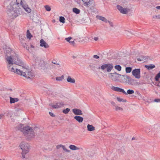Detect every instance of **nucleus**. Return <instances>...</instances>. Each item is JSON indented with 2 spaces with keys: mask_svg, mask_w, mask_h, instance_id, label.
I'll return each instance as SVG.
<instances>
[{
  "mask_svg": "<svg viewBox=\"0 0 160 160\" xmlns=\"http://www.w3.org/2000/svg\"><path fill=\"white\" fill-rule=\"evenodd\" d=\"M27 38L29 39H30L32 37V36L29 30H28L27 31Z\"/></svg>",
  "mask_w": 160,
  "mask_h": 160,
  "instance_id": "c756f323",
  "label": "nucleus"
},
{
  "mask_svg": "<svg viewBox=\"0 0 160 160\" xmlns=\"http://www.w3.org/2000/svg\"><path fill=\"white\" fill-rule=\"evenodd\" d=\"M22 72L23 73V76L28 78H31L34 76L33 73L29 69L23 68Z\"/></svg>",
  "mask_w": 160,
  "mask_h": 160,
  "instance_id": "423d86ee",
  "label": "nucleus"
},
{
  "mask_svg": "<svg viewBox=\"0 0 160 160\" xmlns=\"http://www.w3.org/2000/svg\"><path fill=\"white\" fill-rule=\"evenodd\" d=\"M65 18L61 16L59 18V21L62 23H65Z\"/></svg>",
  "mask_w": 160,
  "mask_h": 160,
  "instance_id": "e433bc0d",
  "label": "nucleus"
},
{
  "mask_svg": "<svg viewBox=\"0 0 160 160\" xmlns=\"http://www.w3.org/2000/svg\"><path fill=\"white\" fill-rule=\"evenodd\" d=\"M115 110L116 111H122L123 110L122 108L118 106H115Z\"/></svg>",
  "mask_w": 160,
  "mask_h": 160,
  "instance_id": "ea45409f",
  "label": "nucleus"
},
{
  "mask_svg": "<svg viewBox=\"0 0 160 160\" xmlns=\"http://www.w3.org/2000/svg\"><path fill=\"white\" fill-rule=\"evenodd\" d=\"M16 5H20L27 12L30 13L31 12V9L24 0H16Z\"/></svg>",
  "mask_w": 160,
  "mask_h": 160,
  "instance_id": "20e7f679",
  "label": "nucleus"
},
{
  "mask_svg": "<svg viewBox=\"0 0 160 160\" xmlns=\"http://www.w3.org/2000/svg\"><path fill=\"white\" fill-rule=\"evenodd\" d=\"M134 93V91L133 90L128 89L127 90V92H126L127 94L125 95H127L128 94H132Z\"/></svg>",
  "mask_w": 160,
  "mask_h": 160,
  "instance_id": "2f4dec72",
  "label": "nucleus"
},
{
  "mask_svg": "<svg viewBox=\"0 0 160 160\" xmlns=\"http://www.w3.org/2000/svg\"><path fill=\"white\" fill-rule=\"evenodd\" d=\"M5 58L8 65H10L15 64L19 66L23 65L22 62L20 61L18 54L15 51H5Z\"/></svg>",
  "mask_w": 160,
  "mask_h": 160,
  "instance_id": "f257e3e1",
  "label": "nucleus"
},
{
  "mask_svg": "<svg viewBox=\"0 0 160 160\" xmlns=\"http://www.w3.org/2000/svg\"><path fill=\"white\" fill-rule=\"evenodd\" d=\"M110 76L109 77L113 80L114 81H116L118 80V78L121 76V75L119 74L117 72L114 73H110Z\"/></svg>",
  "mask_w": 160,
  "mask_h": 160,
  "instance_id": "9b49d317",
  "label": "nucleus"
},
{
  "mask_svg": "<svg viewBox=\"0 0 160 160\" xmlns=\"http://www.w3.org/2000/svg\"><path fill=\"white\" fill-rule=\"evenodd\" d=\"M121 76H122V77H123L124 78H125L127 79L128 80V81H129V80H130V79H131V78H130V77L129 76H127V75L126 76V75H121Z\"/></svg>",
  "mask_w": 160,
  "mask_h": 160,
  "instance_id": "c03bdc74",
  "label": "nucleus"
},
{
  "mask_svg": "<svg viewBox=\"0 0 160 160\" xmlns=\"http://www.w3.org/2000/svg\"><path fill=\"white\" fill-rule=\"evenodd\" d=\"M38 65V68L39 69L45 70L48 66L46 62H45L43 60H40L38 62H36Z\"/></svg>",
  "mask_w": 160,
  "mask_h": 160,
  "instance_id": "6e6552de",
  "label": "nucleus"
},
{
  "mask_svg": "<svg viewBox=\"0 0 160 160\" xmlns=\"http://www.w3.org/2000/svg\"><path fill=\"white\" fill-rule=\"evenodd\" d=\"M20 147L22 150V158H25V154L28 153L29 150V145L28 143L24 142H22L20 145Z\"/></svg>",
  "mask_w": 160,
  "mask_h": 160,
  "instance_id": "7ed1b4c3",
  "label": "nucleus"
},
{
  "mask_svg": "<svg viewBox=\"0 0 160 160\" xmlns=\"http://www.w3.org/2000/svg\"><path fill=\"white\" fill-rule=\"evenodd\" d=\"M77 56H78V55H76L75 56L73 55L72 56V58H73L74 59V58H76L77 57Z\"/></svg>",
  "mask_w": 160,
  "mask_h": 160,
  "instance_id": "bf43d9fd",
  "label": "nucleus"
},
{
  "mask_svg": "<svg viewBox=\"0 0 160 160\" xmlns=\"http://www.w3.org/2000/svg\"><path fill=\"white\" fill-rule=\"evenodd\" d=\"M7 13L9 16L11 17L12 16V11L13 10L12 6L11 5L8 6L7 7Z\"/></svg>",
  "mask_w": 160,
  "mask_h": 160,
  "instance_id": "a211bd4d",
  "label": "nucleus"
},
{
  "mask_svg": "<svg viewBox=\"0 0 160 160\" xmlns=\"http://www.w3.org/2000/svg\"><path fill=\"white\" fill-rule=\"evenodd\" d=\"M156 8L158 9H160V6H157Z\"/></svg>",
  "mask_w": 160,
  "mask_h": 160,
  "instance_id": "052dcab7",
  "label": "nucleus"
},
{
  "mask_svg": "<svg viewBox=\"0 0 160 160\" xmlns=\"http://www.w3.org/2000/svg\"><path fill=\"white\" fill-rule=\"evenodd\" d=\"M64 104L62 102H59L55 104H53L52 105V107L54 108H58L63 107Z\"/></svg>",
  "mask_w": 160,
  "mask_h": 160,
  "instance_id": "2eb2a0df",
  "label": "nucleus"
},
{
  "mask_svg": "<svg viewBox=\"0 0 160 160\" xmlns=\"http://www.w3.org/2000/svg\"><path fill=\"white\" fill-rule=\"evenodd\" d=\"M89 67L91 68L92 69H94L95 68V66L92 65H90Z\"/></svg>",
  "mask_w": 160,
  "mask_h": 160,
  "instance_id": "603ef678",
  "label": "nucleus"
},
{
  "mask_svg": "<svg viewBox=\"0 0 160 160\" xmlns=\"http://www.w3.org/2000/svg\"><path fill=\"white\" fill-rule=\"evenodd\" d=\"M117 8L121 13L123 14L127 13L129 10V9L128 8H123L118 5L117 6Z\"/></svg>",
  "mask_w": 160,
  "mask_h": 160,
  "instance_id": "9d476101",
  "label": "nucleus"
},
{
  "mask_svg": "<svg viewBox=\"0 0 160 160\" xmlns=\"http://www.w3.org/2000/svg\"><path fill=\"white\" fill-rule=\"evenodd\" d=\"M84 19L83 18H82V21H83V20Z\"/></svg>",
  "mask_w": 160,
  "mask_h": 160,
  "instance_id": "338daca9",
  "label": "nucleus"
},
{
  "mask_svg": "<svg viewBox=\"0 0 160 160\" xmlns=\"http://www.w3.org/2000/svg\"><path fill=\"white\" fill-rule=\"evenodd\" d=\"M2 49L3 50H7V49H10V48L9 46H7L5 44H3L2 46L0 45V49Z\"/></svg>",
  "mask_w": 160,
  "mask_h": 160,
  "instance_id": "5701e85b",
  "label": "nucleus"
},
{
  "mask_svg": "<svg viewBox=\"0 0 160 160\" xmlns=\"http://www.w3.org/2000/svg\"><path fill=\"white\" fill-rule=\"evenodd\" d=\"M51 116L53 117L54 116L53 113L51 112Z\"/></svg>",
  "mask_w": 160,
  "mask_h": 160,
  "instance_id": "e2e57ef3",
  "label": "nucleus"
},
{
  "mask_svg": "<svg viewBox=\"0 0 160 160\" xmlns=\"http://www.w3.org/2000/svg\"><path fill=\"white\" fill-rule=\"evenodd\" d=\"M96 18L100 20H101L105 22H108V20L105 18L100 16L97 15L96 16Z\"/></svg>",
  "mask_w": 160,
  "mask_h": 160,
  "instance_id": "6ab92c4d",
  "label": "nucleus"
},
{
  "mask_svg": "<svg viewBox=\"0 0 160 160\" xmlns=\"http://www.w3.org/2000/svg\"><path fill=\"white\" fill-rule=\"evenodd\" d=\"M7 67L10 71L15 73L16 72V68H14L13 67L11 68V66L9 65H7Z\"/></svg>",
  "mask_w": 160,
  "mask_h": 160,
  "instance_id": "cd10ccee",
  "label": "nucleus"
},
{
  "mask_svg": "<svg viewBox=\"0 0 160 160\" xmlns=\"http://www.w3.org/2000/svg\"><path fill=\"white\" fill-rule=\"evenodd\" d=\"M82 4L86 8L93 7L95 6V2L94 0H82Z\"/></svg>",
  "mask_w": 160,
  "mask_h": 160,
  "instance_id": "0eeeda50",
  "label": "nucleus"
},
{
  "mask_svg": "<svg viewBox=\"0 0 160 160\" xmlns=\"http://www.w3.org/2000/svg\"><path fill=\"white\" fill-rule=\"evenodd\" d=\"M72 39V38L71 37H68V38H65V40L68 42H70V40Z\"/></svg>",
  "mask_w": 160,
  "mask_h": 160,
  "instance_id": "3c124183",
  "label": "nucleus"
},
{
  "mask_svg": "<svg viewBox=\"0 0 160 160\" xmlns=\"http://www.w3.org/2000/svg\"><path fill=\"white\" fill-rule=\"evenodd\" d=\"M137 60L139 61H143L142 56H141L140 58H138Z\"/></svg>",
  "mask_w": 160,
  "mask_h": 160,
  "instance_id": "8fccbe9b",
  "label": "nucleus"
},
{
  "mask_svg": "<svg viewBox=\"0 0 160 160\" xmlns=\"http://www.w3.org/2000/svg\"><path fill=\"white\" fill-rule=\"evenodd\" d=\"M111 103L114 106H115V105H116L115 103L114 102H111Z\"/></svg>",
  "mask_w": 160,
  "mask_h": 160,
  "instance_id": "13d9d810",
  "label": "nucleus"
},
{
  "mask_svg": "<svg viewBox=\"0 0 160 160\" xmlns=\"http://www.w3.org/2000/svg\"><path fill=\"white\" fill-rule=\"evenodd\" d=\"M128 82H129L130 84L132 85L137 84L138 83V82H136V81L135 80L132 78H131L130 80H129Z\"/></svg>",
  "mask_w": 160,
  "mask_h": 160,
  "instance_id": "a878e982",
  "label": "nucleus"
},
{
  "mask_svg": "<svg viewBox=\"0 0 160 160\" xmlns=\"http://www.w3.org/2000/svg\"><path fill=\"white\" fill-rule=\"evenodd\" d=\"M52 21L53 22H55V20H53Z\"/></svg>",
  "mask_w": 160,
  "mask_h": 160,
  "instance_id": "69168bd1",
  "label": "nucleus"
},
{
  "mask_svg": "<svg viewBox=\"0 0 160 160\" xmlns=\"http://www.w3.org/2000/svg\"><path fill=\"white\" fill-rule=\"evenodd\" d=\"M52 64L56 65L58 68H59L60 67L59 62L58 60H57L55 59H53L52 61Z\"/></svg>",
  "mask_w": 160,
  "mask_h": 160,
  "instance_id": "4be33fe9",
  "label": "nucleus"
},
{
  "mask_svg": "<svg viewBox=\"0 0 160 160\" xmlns=\"http://www.w3.org/2000/svg\"><path fill=\"white\" fill-rule=\"evenodd\" d=\"M94 39L95 41H97L98 40V37H95L94 38Z\"/></svg>",
  "mask_w": 160,
  "mask_h": 160,
  "instance_id": "6e6d98bb",
  "label": "nucleus"
},
{
  "mask_svg": "<svg viewBox=\"0 0 160 160\" xmlns=\"http://www.w3.org/2000/svg\"><path fill=\"white\" fill-rule=\"evenodd\" d=\"M3 115L2 114H0V119L2 117Z\"/></svg>",
  "mask_w": 160,
  "mask_h": 160,
  "instance_id": "680f3d73",
  "label": "nucleus"
},
{
  "mask_svg": "<svg viewBox=\"0 0 160 160\" xmlns=\"http://www.w3.org/2000/svg\"><path fill=\"white\" fill-rule=\"evenodd\" d=\"M93 58H94L98 59L99 58V57L97 55H94L93 56Z\"/></svg>",
  "mask_w": 160,
  "mask_h": 160,
  "instance_id": "864d4df0",
  "label": "nucleus"
},
{
  "mask_svg": "<svg viewBox=\"0 0 160 160\" xmlns=\"http://www.w3.org/2000/svg\"><path fill=\"white\" fill-rule=\"evenodd\" d=\"M153 18L155 19H160V15H158L153 16Z\"/></svg>",
  "mask_w": 160,
  "mask_h": 160,
  "instance_id": "09e8293b",
  "label": "nucleus"
},
{
  "mask_svg": "<svg viewBox=\"0 0 160 160\" xmlns=\"http://www.w3.org/2000/svg\"><path fill=\"white\" fill-rule=\"evenodd\" d=\"M132 69V68L130 67H126L125 69L126 72L127 73L130 72Z\"/></svg>",
  "mask_w": 160,
  "mask_h": 160,
  "instance_id": "f704fd0d",
  "label": "nucleus"
},
{
  "mask_svg": "<svg viewBox=\"0 0 160 160\" xmlns=\"http://www.w3.org/2000/svg\"><path fill=\"white\" fill-rule=\"evenodd\" d=\"M73 11L75 13L78 14L80 12V10L76 8H74L73 9Z\"/></svg>",
  "mask_w": 160,
  "mask_h": 160,
  "instance_id": "72a5a7b5",
  "label": "nucleus"
},
{
  "mask_svg": "<svg viewBox=\"0 0 160 160\" xmlns=\"http://www.w3.org/2000/svg\"><path fill=\"white\" fill-rule=\"evenodd\" d=\"M115 69L118 71H120L121 70L122 67L119 65H116L114 67Z\"/></svg>",
  "mask_w": 160,
  "mask_h": 160,
  "instance_id": "4c0bfd02",
  "label": "nucleus"
},
{
  "mask_svg": "<svg viewBox=\"0 0 160 160\" xmlns=\"http://www.w3.org/2000/svg\"><path fill=\"white\" fill-rule=\"evenodd\" d=\"M74 42L73 41H71L70 43L72 44H73L74 43Z\"/></svg>",
  "mask_w": 160,
  "mask_h": 160,
  "instance_id": "4d7b16f0",
  "label": "nucleus"
},
{
  "mask_svg": "<svg viewBox=\"0 0 160 160\" xmlns=\"http://www.w3.org/2000/svg\"><path fill=\"white\" fill-rule=\"evenodd\" d=\"M44 8H45L46 10H47V11H50V7L48 5H45L44 6Z\"/></svg>",
  "mask_w": 160,
  "mask_h": 160,
  "instance_id": "37998d69",
  "label": "nucleus"
},
{
  "mask_svg": "<svg viewBox=\"0 0 160 160\" xmlns=\"http://www.w3.org/2000/svg\"><path fill=\"white\" fill-rule=\"evenodd\" d=\"M145 67L146 68L148 69H150L154 68L155 67V66L154 65H146Z\"/></svg>",
  "mask_w": 160,
  "mask_h": 160,
  "instance_id": "7c9ffc66",
  "label": "nucleus"
},
{
  "mask_svg": "<svg viewBox=\"0 0 160 160\" xmlns=\"http://www.w3.org/2000/svg\"><path fill=\"white\" fill-rule=\"evenodd\" d=\"M140 69L139 68L134 69L132 72V75L138 79H139L140 78Z\"/></svg>",
  "mask_w": 160,
  "mask_h": 160,
  "instance_id": "f8f14e48",
  "label": "nucleus"
},
{
  "mask_svg": "<svg viewBox=\"0 0 160 160\" xmlns=\"http://www.w3.org/2000/svg\"><path fill=\"white\" fill-rule=\"evenodd\" d=\"M74 118L79 123L82 122L83 120V118L80 116H75Z\"/></svg>",
  "mask_w": 160,
  "mask_h": 160,
  "instance_id": "aec40b11",
  "label": "nucleus"
},
{
  "mask_svg": "<svg viewBox=\"0 0 160 160\" xmlns=\"http://www.w3.org/2000/svg\"><path fill=\"white\" fill-rule=\"evenodd\" d=\"M19 5H17V7L15 8L13 11H12L11 17H12V18H15L23 13L22 10L19 8Z\"/></svg>",
  "mask_w": 160,
  "mask_h": 160,
  "instance_id": "39448f33",
  "label": "nucleus"
},
{
  "mask_svg": "<svg viewBox=\"0 0 160 160\" xmlns=\"http://www.w3.org/2000/svg\"><path fill=\"white\" fill-rule=\"evenodd\" d=\"M117 100L119 102H126L127 101L126 99H124L122 98H120L119 97H117Z\"/></svg>",
  "mask_w": 160,
  "mask_h": 160,
  "instance_id": "c9c22d12",
  "label": "nucleus"
},
{
  "mask_svg": "<svg viewBox=\"0 0 160 160\" xmlns=\"http://www.w3.org/2000/svg\"><path fill=\"white\" fill-rule=\"evenodd\" d=\"M95 153V151L94 150H90L87 151L85 153L86 156L91 158L92 157Z\"/></svg>",
  "mask_w": 160,
  "mask_h": 160,
  "instance_id": "4468645a",
  "label": "nucleus"
},
{
  "mask_svg": "<svg viewBox=\"0 0 160 160\" xmlns=\"http://www.w3.org/2000/svg\"><path fill=\"white\" fill-rule=\"evenodd\" d=\"M64 79V76L62 75L61 77H57L56 78V80L57 81H61Z\"/></svg>",
  "mask_w": 160,
  "mask_h": 160,
  "instance_id": "473e14b6",
  "label": "nucleus"
},
{
  "mask_svg": "<svg viewBox=\"0 0 160 160\" xmlns=\"http://www.w3.org/2000/svg\"><path fill=\"white\" fill-rule=\"evenodd\" d=\"M113 68V66L109 63L104 64L102 65L101 67L98 68V69H101L102 70L106 69L107 71L109 72Z\"/></svg>",
  "mask_w": 160,
  "mask_h": 160,
  "instance_id": "1a4fd4ad",
  "label": "nucleus"
},
{
  "mask_svg": "<svg viewBox=\"0 0 160 160\" xmlns=\"http://www.w3.org/2000/svg\"><path fill=\"white\" fill-rule=\"evenodd\" d=\"M88 130L89 131H94L95 129V127L92 125L88 124L87 125Z\"/></svg>",
  "mask_w": 160,
  "mask_h": 160,
  "instance_id": "393cba45",
  "label": "nucleus"
},
{
  "mask_svg": "<svg viewBox=\"0 0 160 160\" xmlns=\"http://www.w3.org/2000/svg\"><path fill=\"white\" fill-rule=\"evenodd\" d=\"M69 147L71 150H78L80 149L79 148H78L74 145H70Z\"/></svg>",
  "mask_w": 160,
  "mask_h": 160,
  "instance_id": "bb28decb",
  "label": "nucleus"
},
{
  "mask_svg": "<svg viewBox=\"0 0 160 160\" xmlns=\"http://www.w3.org/2000/svg\"><path fill=\"white\" fill-rule=\"evenodd\" d=\"M70 109L68 108H67L66 109H64L62 111V112L65 114H67L70 111Z\"/></svg>",
  "mask_w": 160,
  "mask_h": 160,
  "instance_id": "58836bf2",
  "label": "nucleus"
},
{
  "mask_svg": "<svg viewBox=\"0 0 160 160\" xmlns=\"http://www.w3.org/2000/svg\"><path fill=\"white\" fill-rule=\"evenodd\" d=\"M142 57L143 59V61L145 62L146 60H147L148 59V57L146 56H142Z\"/></svg>",
  "mask_w": 160,
  "mask_h": 160,
  "instance_id": "49530a36",
  "label": "nucleus"
},
{
  "mask_svg": "<svg viewBox=\"0 0 160 160\" xmlns=\"http://www.w3.org/2000/svg\"><path fill=\"white\" fill-rule=\"evenodd\" d=\"M112 90L116 92H120L123 93L124 94H127L126 92L123 89L120 88L116 87L115 86H112L111 87Z\"/></svg>",
  "mask_w": 160,
  "mask_h": 160,
  "instance_id": "ddd939ff",
  "label": "nucleus"
},
{
  "mask_svg": "<svg viewBox=\"0 0 160 160\" xmlns=\"http://www.w3.org/2000/svg\"><path fill=\"white\" fill-rule=\"evenodd\" d=\"M61 147L65 151L67 152H69L70 150L67 149L63 145H61Z\"/></svg>",
  "mask_w": 160,
  "mask_h": 160,
  "instance_id": "a19ab883",
  "label": "nucleus"
},
{
  "mask_svg": "<svg viewBox=\"0 0 160 160\" xmlns=\"http://www.w3.org/2000/svg\"><path fill=\"white\" fill-rule=\"evenodd\" d=\"M160 78V74L158 73L156 76L155 78V79L156 81H158L159 80V78Z\"/></svg>",
  "mask_w": 160,
  "mask_h": 160,
  "instance_id": "a18cd8bd",
  "label": "nucleus"
},
{
  "mask_svg": "<svg viewBox=\"0 0 160 160\" xmlns=\"http://www.w3.org/2000/svg\"><path fill=\"white\" fill-rule=\"evenodd\" d=\"M73 112L76 115H81L82 114V111L80 109L77 108L73 109L72 110Z\"/></svg>",
  "mask_w": 160,
  "mask_h": 160,
  "instance_id": "f3484780",
  "label": "nucleus"
},
{
  "mask_svg": "<svg viewBox=\"0 0 160 160\" xmlns=\"http://www.w3.org/2000/svg\"><path fill=\"white\" fill-rule=\"evenodd\" d=\"M67 81L68 82L72 83H74L75 80L74 78H72L70 76H68L67 78Z\"/></svg>",
  "mask_w": 160,
  "mask_h": 160,
  "instance_id": "b1692460",
  "label": "nucleus"
},
{
  "mask_svg": "<svg viewBox=\"0 0 160 160\" xmlns=\"http://www.w3.org/2000/svg\"><path fill=\"white\" fill-rule=\"evenodd\" d=\"M135 139V138H134V137H133L132 139V140H134Z\"/></svg>",
  "mask_w": 160,
  "mask_h": 160,
  "instance_id": "0e129e2a",
  "label": "nucleus"
},
{
  "mask_svg": "<svg viewBox=\"0 0 160 160\" xmlns=\"http://www.w3.org/2000/svg\"><path fill=\"white\" fill-rule=\"evenodd\" d=\"M57 68H58L57 67V66L56 65L51 64V69H56Z\"/></svg>",
  "mask_w": 160,
  "mask_h": 160,
  "instance_id": "79ce46f5",
  "label": "nucleus"
},
{
  "mask_svg": "<svg viewBox=\"0 0 160 160\" xmlns=\"http://www.w3.org/2000/svg\"><path fill=\"white\" fill-rule=\"evenodd\" d=\"M160 74V71L158 73Z\"/></svg>",
  "mask_w": 160,
  "mask_h": 160,
  "instance_id": "774afa93",
  "label": "nucleus"
},
{
  "mask_svg": "<svg viewBox=\"0 0 160 160\" xmlns=\"http://www.w3.org/2000/svg\"><path fill=\"white\" fill-rule=\"evenodd\" d=\"M40 46L42 47H43L45 48H47L49 47L48 44L43 39H41L40 41Z\"/></svg>",
  "mask_w": 160,
  "mask_h": 160,
  "instance_id": "dca6fc26",
  "label": "nucleus"
},
{
  "mask_svg": "<svg viewBox=\"0 0 160 160\" xmlns=\"http://www.w3.org/2000/svg\"><path fill=\"white\" fill-rule=\"evenodd\" d=\"M15 73L18 75L23 76V73L22 72V70H20L19 69H16Z\"/></svg>",
  "mask_w": 160,
  "mask_h": 160,
  "instance_id": "c85d7f7f",
  "label": "nucleus"
},
{
  "mask_svg": "<svg viewBox=\"0 0 160 160\" xmlns=\"http://www.w3.org/2000/svg\"><path fill=\"white\" fill-rule=\"evenodd\" d=\"M108 22L109 25H110V26L111 27H113L114 25H113V23H112V22L111 21H110L108 20Z\"/></svg>",
  "mask_w": 160,
  "mask_h": 160,
  "instance_id": "de8ad7c7",
  "label": "nucleus"
},
{
  "mask_svg": "<svg viewBox=\"0 0 160 160\" xmlns=\"http://www.w3.org/2000/svg\"><path fill=\"white\" fill-rule=\"evenodd\" d=\"M10 102L11 104L14 103L15 102H18L19 99L17 98H12L11 97H10Z\"/></svg>",
  "mask_w": 160,
  "mask_h": 160,
  "instance_id": "412c9836",
  "label": "nucleus"
},
{
  "mask_svg": "<svg viewBox=\"0 0 160 160\" xmlns=\"http://www.w3.org/2000/svg\"><path fill=\"white\" fill-rule=\"evenodd\" d=\"M22 126V125L20 124L18 126V129H20L24 135L26 136L27 139L28 140H31L34 138L35 136V134L37 131L39 130V128L36 127L32 128L28 126L23 127Z\"/></svg>",
  "mask_w": 160,
  "mask_h": 160,
  "instance_id": "f03ea898",
  "label": "nucleus"
},
{
  "mask_svg": "<svg viewBox=\"0 0 160 160\" xmlns=\"http://www.w3.org/2000/svg\"><path fill=\"white\" fill-rule=\"evenodd\" d=\"M155 102H160V99H156L154 100Z\"/></svg>",
  "mask_w": 160,
  "mask_h": 160,
  "instance_id": "5fc2aeb1",
  "label": "nucleus"
}]
</instances>
